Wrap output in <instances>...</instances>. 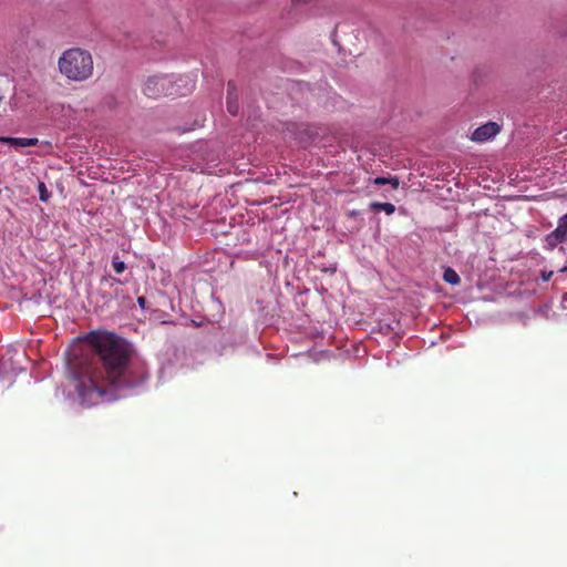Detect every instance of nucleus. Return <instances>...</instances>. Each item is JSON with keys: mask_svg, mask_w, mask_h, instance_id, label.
I'll return each instance as SVG.
<instances>
[{"mask_svg": "<svg viewBox=\"0 0 567 567\" xmlns=\"http://www.w3.org/2000/svg\"><path fill=\"white\" fill-rule=\"evenodd\" d=\"M90 343L93 354L75 355L69 361L83 404L90 406L116 400L118 390L133 389L144 382L146 370L132 360L133 349L125 339L112 332H94Z\"/></svg>", "mask_w": 567, "mask_h": 567, "instance_id": "obj_1", "label": "nucleus"}, {"mask_svg": "<svg viewBox=\"0 0 567 567\" xmlns=\"http://www.w3.org/2000/svg\"><path fill=\"white\" fill-rule=\"evenodd\" d=\"M59 70L69 80L82 82L93 74V58L86 50L72 48L59 58Z\"/></svg>", "mask_w": 567, "mask_h": 567, "instance_id": "obj_2", "label": "nucleus"}, {"mask_svg": "<svg viewBox=\"0 0 567 567\" xmlns=\"http://www.w3.org/2000/svg\"><path fill=\"white\" fill-rule=\"evenodd\" d=\"M193 89L194 82L189 76H181L173 81L169 75H153L144 84V93L152 99L165 95H186Z\"/></svg>", "mask_w": 567, "mask_h": 567, "instance_id": "obj_3", "label": "nucleus"}, {"mask_svg": "<svg viewBox=\"0 0 567 567\" xmlns=\"http://www.w3.org/2000/svg\"><path fill=\"white\" fill-rule=\"evenodd\" d=\"M567 240V213L559 218L558 226L551 233H549L546 238V247L548 249H554L558 244L565 243Z\"/></svg>", "mask_w": 567, "mask_h": 567, "instance_id": "obj_4", "label": "nucleus"}, {"mask_svg": "<svg viewBox=\"0 0 567 567\" xmlns=\"http://www.w3.org/2000/svg\"><path fill=\"white\" fill-rule=\"evenodd\" d=\"M501 131V126L495 122H488L477 127L473 134L472 140L474 142L483 143L497 135Z\"/></svg>", "mask_w": 567, "mask_h": 567, "instance_id": "obj_5", "label": "nucleus"}, {"mask_svg": "<svg viewBox=\"0 0 567 567\" xmlns=\"http://www.w3.org/2000/svg\"><path fill=\"white\" fill-rule=\"evenodd\" d=\"M370 209L375 213L384 212L386 215H391L395 212V206L391 203L373 202L370 204Z\"/></svg>", "mask_w": 567, "mask_h": 567, "instance_id": "obj_6", "label": "nucleus"}, {"mask_svg": "<svg viewBox=\"0 0 567 567\" xmlns=\"http://www.w3.org/2000/svg\"><path fill=\"white\" fill-rule=\"evenodd\" d=\"M443 279L445 282L453 285V286L458 285L461 282V278L457 275V272L450 267L445 268V270L443 272Z\"/></svg>", "mask_w": 567, "mask_h": 567, "instance_id": "obj_7", "label": "nucleus"}, {"mask_svg": "<svg viewBox=\"0 0 567 567\" xmlns=\"http://www.w3.org/2000/svg\"><path fill=\"white\" fill-rule=\"evenodd\" d=\"M0 142L16 147H25V137L0 136Z\"/></svg>", "mask_w": 567, "mask_h": 567, "instance_id": "obj_8", "label": "nucleus"}, {"mask_svg": "<svg viewBox=\"0 0 567 567\" xmlns=\"http://www.w3.org/2000/svg\"><path fill=\"white\" fill-rule=\"evenodd\" d=\"M112 267L116 274H122L126 269L125 262L120 260L117 254H115L112 258Z\"/></svg>", "mask_w": 567, "mask_h": 567, "instance_id": "obj_9", "label": "nucleus"}, {"mask_svg": "<svg viewBox=\"0 0 567 567\" xmlns=\"http://www.w3.org/2000/svg\"><path fill=\"white\" fill-rule=\"evenodd\" d=\"M377 185L392 184L393 188H398L400 183L398 178L377 177L374 179Z\"/></svg>", "mask_w": 567, "mask_h": 567, "instance_id": "obj_10", "label": "nucleus"}, {"mask_svg": "<svg viewBox=\"0 0 567 567\" xmlns=\"http://www.w3.org/2000/svg\"><path fill=\"white\" fill-rule=\"evenodd\" d=\"M39 197L42 202H48L50 198V193L47 189V186L43 182H40L38 185Z\"/></svg>", "mask_w": 567, "mask_h": 567, "instance_id": "obj_11", "label": "nucleus"}, {"mask_svg": "<svg viewBox=\"0 0 567 567\" xmlns=\"http://www.w3.org/2000/svg\"><path fill=\"white\" fill-rule=\"evenodd\" d=\"M227 111L233 114L237 115L238 113V103L236 101H233L231 99H228L227 101Z\"/></svg>", "mask_w": 567, "mask_h": 567, "instance_id": "obj_12", "label": "nucleus"}, {"mask_svg": "<svg viewBox=\"0 0 567 567\" xmlns=\"http://www.w3.org/2000/svg\"><path fill=\"white\" fill-rule=\"evenodd\" d=\"M39 144V140L37 137L25 138V147L35 146Z\"/></svg>", "mask_w": 567, "mask_h": 567, "instance_id": "obj_13", "label": "nucleus"}, {"mask_svg": "<svg viewBox=\"0 0 567 567\" xmlns=\"http://www.w3.org/2000/svg\"><path fill=\"white\" fill-rule=\"evenodd\" d=\"M137 303L140 305L141 308H145V305H146L145 297H138L137 298Z\"/></svg>", "mask_w": 567, "mask_h": 567, "instance_id": "obj_14", "label": "nucleus"}, {"mask_svg": "<svg viewBox=\"0 0 567 567\" xmlns=\"http://www.w3.org/2000/svg\"><path fill=\"white\" fill-rule=\"evenodd\" d=\"M551 275H553L551 271L548 272V274L543 272L542 274V278H543L544 281H548L550 279Z\"/></svg>", "mask_w": 567, "mask_h": 567, "instance_id": "obj_15", "label": "nucleus"}, {"mask_svg": "<svg viewBox=\"0 0 567 567\" xmlns=\"http://www.w3.org/2000/svg\"><path fill=\"white\" fill-rule=\"evenodd\" d=\"M112 280H113L115 284H121V280H120V279L112 278Z\"/></svg>", "mask_w": 567, "mask_h": 567, "instance_id": "obj_16", "label": "nucleus"}, {"mask_svg": "<svg viewBox=\"0 0 567 567\" xmlns=\"http://www.w3.org/2000/svg\"><path fill=\"white\" fill-rule=\"evenodd\" d=\"M233 87V83L228 82V89L230 90Z\"/></svg>", "mask_w": 567, "mask_h": 567, "instance_id": "obj_17", "label": "nucleus"}]
</instances>
